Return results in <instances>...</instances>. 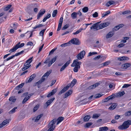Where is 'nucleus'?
Listing matches in <instances>:
<instances>
[{
  "mask_svg": "<svg viewBox=\"0 0 131 131\" xmlns=\"http://www.w3.org/2000/svg\"><path fill=\"white\" fill-rule=\"evenodd\" d=\"M131 66L130 63H125L123 64L121 67V68L123 69H125Z\"/></svg>",
  "mask_w": 131,
  "mask_h": 131,
  "instance_id": "nucleus-12",
  "label": "nucleus"
},
{
  "mask_svg": "<svg viewBox=\"0 0 131 131\" xmlns=\"http://www.w3.org/2000/svg\"><path fill=\"white\" fill-rule=\"evenodd\" d=\"M38 6L36 4H32L30 5V7L33 8H35V7H37Z\"/></svg>",
  "mask_w": 131,
  "mask_h": 131,
  "instance_id": "nucleus-56",
  "label": "nucleus"
},
{
  "mask_svg": "<svg viewBox=\"0 0 131 131\" xmlns=\"http://www.w3.org/2000/svg\"><path fill=\"white\" fill-rule=\"evenodd\" d=\"M33 57L30 58L26 61V62L24 64V66H27L28 65H29L32 61V59Z\"/></svg>",
  "mask_w": 131,
  "mask_h": 131,
  "instance_id": "nucleus-16",
  "label": "nucleus"
},
{
  "mask_svg": "<svg viewBox=\"0 0 131 131\" xmlns=\"http://www.w3.org/2000/svg\"><path fill=\"white\" fill-rule=\"evenodd\" d=\"M83 12L84 13L86 12L88 10V8L87 7H85L82 9Z\"/></svg>",
  "mask_w": 131,
  "mask_h": 131,
  "instance_id": "nucleus-50",
  "label": "nucleus"
},
{
  "mask_svg": "<svg viewBox=\"0 0 131 131\" xmlns=\"http://www.w3.org/2000/svg\"><path fill=\"white\" fill-rule=\"evenodd\" d=\"M57 49V48H55L54 49H52L49 52V55H50V54H52Z\"/></svg>",
  "mask_w": 131,
  "mask_h": 131,
  "instance_id": "nucleus-53",
  "label": "nucleus"
},
{
  "mask_svg": "<svg viewBox=\"0 0 131 131\" xmlns=\"http://www.w3.org/2000/svg\"><path fill=\"white\" fill-rule=\"evenodd\" d=\"M125 94L124 91L119 92L117 93L115 95V97H119L123 96Z\"/></svg>",
  "mask_w": 131,
  "mask_h": 131,
  "instance_id": "nucleus-18",
  "label": "nucleus"
},
{
  "mask_svg": "<svg viewBox=\"0 0 131 131\" xmlns=\"http://www.w3.org/2000/svg\"><path fill=\"white\" fill-rule=\"evenodd\" d=\"M45 80V79H43L42 78L40 80L38 81L36 83V85H38L39 84H41V83L44 82Z\"/></svg>",
  "mask_w": 131,
  "mask_h": 131,
  "instance_id": "nucleus-31",
  "label": "nucleus"
},
{
  "mask_svg": "<svg viewBox=\"0 0 131 131\" xmlns=\"http://www.w3.org/2000/svg\"><path fill=\"white\" fill-rule=\"evenodd\" d=\"M72 91L71 90H70L66 93L63 96V98H66L72 94Z\"/></svg>",
  "mask_w": 131,
  "mask_h": 131,
  "instance_id": "nucleus-17",
  "label": "nucleus"
},
{
  "mask_svg": "<svg viewBox=\"0 0 131 131\" xmlns=\"http://www.w3.org/2000/svg\"><path fill=\"white\" fill-rule=\"evenodd\" d=\"M100 115V114H94L93 115L92 118H93L97 119Z\"/></svg>",
  "mask_w": 131,
  "mask_h": 131,
  "instance_id": "nucleus-37",
  "label": "nucleus"
},
{
  "mask_svg": "<svg viewBox=\"0 0 131 131\" xmlns=\"http://www.w3.org/2000/svg\"><path fill=\"white\" fill-rule=\"evenodd\" d=\"M24 84L23 83H22L17 86L16 87V89L17 90H19L20 88H22L24 86Z\"/></svg>",
  "mask_w": 131,
  "mask_h": 131,
  "instance_id": "nucleus-40",
  "label": "nucleus"
},
{
  "mask_svg": "<svg viewBox=\"0 0 131 131\" xmlns=\"http://www.w3.org/2000/svg\"><path fill=\"white\" fill-rule=\"evenodd\" d=\"M91 116L90 115H87L85 116L83 118V121L84 122L88 121L91 118Z\"/></svg>",
  "mask_w": 131,
  "mask_h": 131,
  "instance_id": "nucleus-25",
  "label": "nucleus"
},
{
  "mask_svg": "<svg viewBox=\"0 0 131 131\" xmlns=\"http://www.w3.org/2000/svg\"><path fill=\"white\" fill-rule=\"evenodd\" d=\"M17 46V45H16L12 49L9 50V52L10 53H12L18 49Z\"/></svg>",
  "mask_w": 131,
  "mask_h": 131,
  "instance_id": "nucleus-24",
  "label": "nucleus"
},
{
  "mask_svg": "<svg viewBox=\"0 0 131 131\" xmlns=\"http://www.w3.org/2000/svg\"><path fill=\"white\" fill-rule=\"evenodd\" d=\"M17 107L16 106L11 111H9L8 112L9 114H12L15 113L16 112V110L17 109Z\"/></svg>",
  "mask_w": 131,
  "mask_h": 131,
  "instance_id": "nucleus-29",
  "label": "nucleus"
},
{
  "mask_svg": "<svg viewBox=\"0 0 131 131\" xmlns=\"http://www.w3.org/2000/svg\"><path fill=\"white\" fill-rule=\"evenodd\" d=\"M115 2L113 1H110L107 2L106 4V6L107 7H109L110 5L114 4Z\"/></svg>",
  "mask_w": 131,
  "mask_h": 131,
  "instance_id": "nucleus-26",
  "label": "nucleus"
},
{
  "mask_svg": "<svg viewBox=\"0 0 131 131\" xmlns=\"http://www.w3.org/2000/svg\"><path fill=\"white\" fill-rule=\"evenodd\" d=\"M9 119H6L4 121L0 124V128L3 127V126L5 125H6L8 124L9 122Z\"/></svg>",
  "mask_w": 131,
  "mask_h": 131,
  "instance_id": "nucleus-11",
  "label": "nucleus"
},
{
  "mask_svg": "<svg viewBox=\"0 0 131 131\" xmlns=\"http://www.w3.org/2000/svg\"><path fill=\"white\" fill-rule=\"evenodd\" d=\"M43 26V25L42 24H39L38 25H36L35 27H33L34 29H35L37 28H39Z\"/></svg>",
  "mask_w": 131,
  "mask_h": 131,
  "instance_id": "nucleus-46",
  "label": "nucleus"
},
{
  "mask_svg": "<svg viewBox=\"0 0 131 131\" xmlns=\"http://www.w3.org/2000/svg\"><path fill=\"white\" fill-rule=\"evenodd\" d=\"M46 29H43L39 33V35L40 36H42L43 37L44 35V34L45 32V31Z\"/></svg>",
  "mask_w": 131,
  "mask_h": 131,
  "instance_id": "nucleus-42",
  "label": "nucleus"
},
{
  "mask_svg": "<svg viewBox=\"0 0 131 131\" xmlns=\"http://www.w3.org/2000/svg\"><path fill=\"white\" fill-rule=\"evenodd\" d=\"M56 121V119L55 118L52 120L49 123L48 127L49 128L47 131H53L54 130L55 127L54 125Z\"/></svg>",
  "mask_w": 131,
  "mask_h": 131,
  "instance_id": "nucleus-3",
  "label": "nucleus"
},
{
  "mask_svg": "<svg viewBox=\"0 0 131 131\" xmlns=\"http://www.w3.org/2000/svg\"><path fill=\"white\" fill-rule=\"evenodd\" d=\"M111 12L109 10H108L105 12V13H103L102 16V17H104L105 16H107Z\"/></svg>",
  "mask_w": 131,
  "mask_h": 131,
  "instance_id": "nucleus-34",
  "label": "nucleus"
},
{
  "mask_svg": "<svg viewBox=\"0 0 131 131\" xmlns=\"http://www.w3.org/2000/svg\"><path fill=\"white\" fill-rule=\"evenodd\" d=\"M70 41L73 44L76 45H79L80 42L79 40L77 38H74L72 39Z\"/></svg>",
  "mask_w": 131,
  "mask_h": 131,
  "instance_id": "nucleus-6",
  "label": "nucleus"
},
{
  "mask_svg": "<svg viewBox=\"0 0 131 131\" xmlns=\"http://www.w3.org/2000/svg\"><path fill=\"white\" fill-rule=\"evenodd\" d=\"M128 59V58L126 57H122L118 58V59L120 61H123L124 60H126Z\"/></svg>",
  "mask_w": 131,
  "mask_h": 131,
  "instance_id": "nucleus-30",
  "label": "nucleus"
},
{
  "mask_svg": "<svg viewBox=\"0 0 131 131\" xmlns=\"http://www.w3.org/2000/svg\"><path fill=\"white\" fill-rule=\"evenodd\" d=\"M64 118L63 117H59L57 119H56L57 121H58L57 123V125H58L63 120Z\"/></svg>",
  "mask_w": 131,
  "mask_h": 131,
  "instance_id": "nucleus-23",
  "label": "nucleus"
},
{
  "mask_svg": "<svg viewBox=\"0 0 131 131\" xmlns=\"http://www.w3.org/2000/svg\"><path fill=\"white\" fill-rule=\"evenodd\" d=\"M57 88H56L53 89L51 92L53 95L55 93L57 90Z\"/></svg>",
  "mask_w": 131,
  "mask_h": 131,
  "instance_id": "nucleus-60",
  "label": "nucleus"
},
{
  "mask_svg": "<svg viewBox=\"0 0 131 131\" xmlns=\"http://www.w3.org/2000/svg\"><path fill=\"white\" fill-rule=\"evenodd\" d=\"M57 56H55L49 62L48 64V67H50L52 64L55 62L56 60V59L57 58Z\"/></svg>",
  "mask_w": 131,
  "mask_h": 131,
  "instance_id": "nucleus-15",
  "label": "nucleus"
},
{
  "mask_svg": "<svg viewBox=\"0 0 131 131\" xmlns=\"http://www.w3.org/2000/svg\"><path fill=\"white\" fill-rule=\"evenodd\" d=\"M99 23H97L94 24L90 28L91 29H95L96 30H98L99 29Z\"/></svg>",
  "mask_w": 131,
  "mask_h": 131,
  "instance_id": "nucleus-13",
  "label": "nucleus"
},
{
  "mask_svg": "<svg viewBox=\"0 0 131 131\" xmlns=\"http://www.w3.org/2000/svg\"><path fill=\"white\" fill-rule=\"evenodd\" d=\"M14 57V56L13 55L12 56L6 59L5 60H4L5 61H7L9 60L13 59V58Z\"/></svg>",
  "mask_w": 131,
  "mask_h": 131,
  "instance_id": "nucleus-57",
  "label": "nucleus"
},
{
  "mask_svg": "<svg viewBox=\"0 0 131 131\" xmlns=\"http://www.w3.org/2000/svg\"><path fill=\"white\" fill-rule=\"evenodd\" d=\"M36 77V74H34L31 75L28 81V82H30L34 79Z\"/></svg>",
  "mask_w": 131,
  "mask_h": 131,
  "instance_id": "nucleus-22",
  "label": "nucleus"
},
{
  "mask_svg": "<svg viewBox=\"0 0 131 131\" xmlns=\"http://www.w3.org/2000/svg\"><path fill=\"white\" fill-rule=\"evenodd\" d=\"M39 107V105H36L34 108L33 111L34 112L36 111L38 109Z\"/></svg>",
  "mask_w": 131,
  "mask_h": 131,
  "instance_id": "nucleus-61",
  "label": "nucleus"
},
{
  "mask_svg": "<svg viewBox=\"0 0 131 131\" xmlns=\"http://www.w3.org/2000/svg\"><path fill=\"white\" fill-rule=\"evenodd\" d=\"M12 5H9L7 6V7H6L4 9L5 11H7L11 7Z\"/></svg>",
  "mask_w": 131,
  "mask_h": 131,
  "instance_id": "nucleus-51",
  "label": "nucleus"
},
{
  "mask_svg": "<svg viewBox=\"0 0 131 131\" xmlns=\"http://www.w3.org/2000/svg\"><path fill=\"white\" fill-rule=\"evenodd\" d=\"M69 42L66 43H63L60 45V46L61 47H65L68 45L69 44Z\"/></svg>",
  "mask_w": 131,
  "mask_h": 131,
  "instance_id": "nucleus-59",
  "label": "nucleus"
},
{
  "mask_svg": "<svg viewBox=\"0 0 131 131\" xmlns=\"http://www.w3.org/2000/svg\"><path fill=\"white\" fill-rule=\"evenodd\" d=\"M52 72L51 70H50L49 71L47 72L44 74L43 75L42 77V78L43 79H45V78H47L48 77L49 75Z\"/></svg>",
  "mask_w": 131,
  "mask_h": 131,
  "instance_id": "nucleus-14",
  "label": "nucleus"
},
{
  "mask_svg": "<svg viewBox=\"0 0 131 131\" xmlns=\"http://www.w3.org/2000/svg\"><path fill=\"white\" fill-rule=\"evenodd\" d=\"M83 29L82 28H80L79 30H77L75 32H73V34L74 35L78 34L81 32Z\"/></svg>",
  "mask_w": 131,
  "mask_h": 131,
  "instance_id": "nucleus-45",
  "label": "nucleus"
},
{
  "mask_svg": "<svg viewBox=\"0 0 131 131\" xmlns=\"http://www.w3.org/2000/svg\"><path fill=\"white\" fill-rule=\"evenodd\" d=\"M24 52V50H22V51L18 53H17L15 54V55H13V56H14V57L15 56H17L19 55H20L21 54L23 53Z\"/></svg>",
  "mask_w": 131,
  "mask_h": 131,
  "instance_id": "nucleus-39",
  "label": "nucleus"
},
{
  "mask_svg": "<svg viewBox=\"0 0 131 131\" xmlns=\"http://www.w3.org/2000/svg\"><path fill=\"white\" fill-rule=\"evenodd\" d=\"M43 115L42 114H41L38 115L37 117H35L32 118V120L34 121V122H37L39 120L42 116Z\"/></svg>",
  "mask_w": 131,
  "mask_h": 131,
  "instance_id": "nucleus-10",
  "label": "nucleus"
},
{
  "mask_svg": "<svg viewBox=\"0 0 131 131\" xmlns=\"http://www.w3.org/2000/svg\"><path fill=\"white\" fill-rule=\"evenodd\" d=\"M119 29L118 25L115 27L113 29V30L117 31Z\"/></svg>",
  "mask_w": 131,
  "mask_h": 131,
  "instance_id": "nucleus-62",
  "label": "nucleus"
},
{
  "mask_svg": "<svg viewBox=\"0 0 131 131\" xmlns=\"http://www.w3.org/2000/svg\"><path fill=\"white\" fill-rule=\"evenodd\" d=\"M85 54V51L83 50L77 56V57L79 60H81L83 58Z\"/></svg>",
  "mask_w": 131,
  "mask_h": 131,
  "instance_id": "nucleus-4",
  "label": "nucleus"
},
{
  "mask_svg": "<svg viewBox=\"0 0 131 131\" xmlns=\"http://www.w3.org/2000/svg\"><path fill=\"white\" fill-rule=\"evenodd\" d=\"M81 64V62H78L77 60H74L73 63L71 65L72 67H75L73 69V71L74 72H78L79 69L80 68V65Z\"/></svg>",
  "mask_w": 131,
  "mask_h": 131,
  "instance_id": "nucleus-2",
  "label": "nucleus"
},
{
  "mask_svg": "<svg viewBox=\"0 0 131 131\" xmlns=\"http://www.w3.org/2000/svg\"><path fill=\"white\" fill-rule=\"evenodd\" d=\"M115 94H113L110 96H108V100H111L113 99L115 97Z\"/></svg>",
  "mask_w": 131,
  "mask_h": 131,
  "instance_id": "nucleus-41",
  "label": "nucleus"
},
{
  "mask_svg": "<svg viewBox=\"0 0 131 131\" xmlns=\"http://www.w3.org/2000/svg\"><path fill=\"white\" fill-rule=\"evenodd\" d=\"M117 105V103H113L109 108V109L112 110L115 109Z\"/></svg>",
  "mask_w": 131,
  "mask_h": 131,
  "instance_id": "nucleus-27",
  "label": "nucleus"
},
{
  "mask_svg": "<svg viewBox=\"0 0 131 131\" xmlns=\"http://www.w3.org/2000/svg\"><path fill=\"white\" fill-rule=\"evenodd\" d=\"M67 89H66V88L64 87L62 90H61L58 93V95H60L61 94H62L64 93L67 90Z\"/></svg>",
  "mask_w": 131,
  "mask_h": 131,
  "instance_id": "nucleus-36",
  "label": "nucleus"
},
{
  "mask_svg": "<svg viewBox=\"0 0 131 131\" xmlns=\"http://www.w3.org/2000/svg\"><path fill=\"white\" fill-rule=\"evenodd\" d=\"M102 95V94H97L96 95H95L94 96V98H98L101 97Z\"/></svg>",
  "mask_w": 131,
  "mask_h": 131,
  "instance_id": "nucleus-55",
  "label": "nucleus"
},
{
  "mask_svg": "<svg viewBox=\"0 0 131 131\" xmlns=\"http://www.w3.org/2000/svg\"><path fill=\"white\" fill-rule=\"evenodd\" d=\"M108 128L106 126L100 127L99 131H106L108 130Z\"/></svg>",
  "mask_w": 131,
  "mask_h": 131,
  "instance_id": "nucleus-28",
  "label": "nucleus"
},
{
  "mask_svg": "<svg viewBox=\"0 0 131 131\" xmlns=\"http://www.w3.org/2000/svg\"><path fill=\"white\" fill-rule=\"evenodd\" d=\"M45 10L44 9H43V10L41 9L40 10L37 15V19H39L40 17L42 16L45 13Z\"/></svg>",
  "mask_w": 131,
  "mask_h": 131,
  "instance_id": "nucleus-9",
  "label": "nucleus"
},
{
  "mask_svg": "<svg viewBox=\"0 0 131 131\" xmlns=\"http://www.w3.org/2000/svg\"><path fill=\"white\" fill-rule=\"evenodd\" d=\"M77 13L74 12L71 15V16L73 19H75L77 17Z\"/></svg>",
  "mask_w": 131,
  "mask_h": 131,
  "instance_id": "nucleus-32",
  "label": "nucleus"
},
{
  "mask_svg": "<svg viewBox=\"0 0 131 131\" xmlns=\"http://www.w3.org/2000/svg\"><path fill=\"white\" fill-rule=\"evenodd\" d=\"M110 24V23L108 22H107L99 24V29H102L104 27H107Z\"/></svg>",
  "mask_w": 131,
  "mask_h": 131,
  "instance_id": "nucleus-8",
  "label": "nucleus"
},
{
  "mask_svg": "<svg viewBox=\"0 0 131 131\" xmlns=\"http://www.w3.org/2000/svg\"><path fill=\"white\" fill-rule=\"evenodd\" d=\"M131 12L129 10H126L123 12H122L120 14V15L123 14L125 15Z\"/></svg>",
  "mask_w": 131,
  "mask_h": 131,
  "instance_id": "nucleus-49",
  "label": "nucleus"
},
{
  "mask_svg": "<svg viewBox=\"0 0 131 131\" xmlns=\"http://www.w3.org/2000/svg\"><path fill=\"white\" fill-rule=\"evenodd\" d=\"M62 24L59 23L58 28L57 29V31H59L61 29Z\"/></svg>",
  "mask_w": 131,
  "mask_h": 131,
  "instance_id": "nucleus-58",
  "label": "nucleus"
},
{
  "mask_svg": "<svg viewBox=\"0 0 131 131\" xmlns=\"http://www.w3.org/2000/svg\"><path fill=\"white\" fill-rule=\"evenodd\" d=\"M20 42H19L16 45H17V47L18 48V49L19 48L22 47L24 45V43H22L20 44Z\"/></svg>",
  "mask_w": 131,
  "mask_h": 131,
  "instance_id": "nucleus-35",
  "label": "nucleus"
},
{
  "mask_svg": "<svg viewBox=\"0 0 131 131\" xmlns=\"http://www.w3.org/2000/svg\"><path fill=\"white\" fill-rule=\"evenodd\" d=\"M77 81L76 79H74L71 82V84H72V86L73 87L76 84Z\"/></svg>",
  "mask_w": 131,
  "mask_h": 131,
  "instance_id": "nucleus-38",
  "label": "nucleus"
},
{
  "mask_svg": "<svg viewBox=\"0 0 131 131\" xmlns=\"http://www.w3.org/2000/svg\"><path fill=\"white\" fill-rule=\"evenodd\" d=\"M57 10H54L52 14V16L53 17H54L56 15L57 13Z\"/></svg>",
  "mask_w": 131,
  "mask_h": 131,
  "instance_id": "nucleus-44",
  "label": "nucleus"
},
{
  "mask_svg": "<svg viewBox=\"0 0 131 131\" xmlns=\"http://www.w3.org/2000/svg\"><path fill=\"white\" fill-rule=\"evenodd\" d=\"M69 27V25L68 24H67L66 25L62 27V30H64L67 28H68Z\"/></svg>",
  "mask_w": 131,
  "mask_h": 131,
  "instance_id": "nucleus-54",
  "label": "nucleus"
},
{
  "mask_svg": "<svg viewBox=\"0 0 131 131\" xmlns=\"http://www.w3.org/2000/svg\"><path fill=\"white\" fill-rule=\"evenodd\" d=\"M97 54V52H90L89 53L88 56H92L93 55Z\"/></svg>",
  "mask_w": 131,
  "mask_h": 131,
  "instance_id": "nucleus-48",
  "label": "nucleus"
},
{
  "mask_svg": "<svg viewBox=\"0 0 131 131\" xmlns=\"http://www.w3.org/2000/svg\"><path fill=\"white\" fill-rule=\"evenodd\" d=\"M93 123L91 122H88L86 123L85 126V127H89Z\"/></svg>",
  "mask_w": 131,
  "mask_h": 131,
  "instance_id": "nucleus-52",
  "label": "nucleus"
},
{
  "mask_svg": "<svg viewBox=\"0 0 131 131\" xmlns=\"http://www.w3.org/2000/svg\"><path fill=\"white\" fill-rule=\"evenodd\" d=\"M55 99L53 97L48 100L47 101L46 103L44 105V108H47V107H48L51 104V103L53 102Z\"/></svg>",
  "mask_w": 131,
  "mask_h": 131,
  "instance_id": "nucleus-5",
  "label": "nucleus"
},
{
  "mask_svg": "<svg viewBox=\"0 0 131 131\" xmlns=\"http://www.w3.org/2000/svg\"><path fill=\"white\" fill-rule=\"evenodd\" d=\"M70 62V60H69V61H67L65 64L63 65L60 69V71L61 72L63 71L66 68L68 67L69 65V64Z\"/></svg>",
  "mask_w": 131,
  "mask_h": 131,
  "instance_id": "nucleus-7",
  "label": "nucleus"
},
{
  "mask_svg": "<svg viewBox=\"0 0 131 131\" xmlns=\"http://www.w3.org/2000/svg\"><path fill=\"white\" fill-rule=\"evenodd\" d=\"M31 64L28 65V66H25L22 69V70L23 71H24L25 70H27L31 66Z\"/></svg>",
  "mask_w": 131,
  "mask_h": 131,
  "instance_id": "nucleus-43",
  "label": "nucleus"
},
{
  "mask_svg": "<svg viewBox=\"0 0 131 131\" xmlns=\"http://www.w3.org/2000/svg\"><path fill=\"white\" fill-rule=\"evenodd\" d=\"M16 100V99L15 98V97L13 96L10 97L9 99V100L11 102V103H14Z\"/></svg>",
  "mask_w": 131,
  "mask_h": 131,
  "instance_id": "nucleus-21",
  "label": "nucleus"
},
{
  "mask_svg": "<svg viewBox=\"0 0 131 131\" xmlns=\"http://www.w3.org/2000/svg\"><path fill=\"white\" fill-rule=\"evenodd\" d=\"M50 17L51 15L50 14H48L42 20L43 22H45L47 19L50 18Z\"/></svg>",
  "mask_w": 131,
  "mask_h": 131,
  "instance_id": "nucleus-33",
  "label": "nucleus"
},
{
  "mask_svg": "<svg viewBox=\"0 0 131 131\" xmlns=\"http://www.w3.org/2000/svg\"><path fill=\"white\" fill-rule=\"evenodd\" d=\"M114 33L113 32H110L106 36V38L108 39L111 37L114 34Z\"/></svg>",
  "mask_w": 131,
  "mask_h": 131,
  "instance_id": "nucleus-19",
  "label": "nucleus"
},
{
  "mask_svg": "<svg viewBox=\"0 0 131 131\" xmlns=\"http://www.w3.org/2000/svg\"><path fill=\"white\" fill-rule=\"evenodd\" d=\"M98 13L97 12H95L94 14H93V16L94 17H96L98 16Z\"/></svg>",
  "mask_w": 131,
  "mask_h": 131,
  "instance_id": "nucleus-63",
  "label": "nucleus"
},
{
  "mask_svg": "<svg viewBox=\"0 0 131 131\" xmlns=\"http://www.w3.org/2000/svg\"><path fill=\"white\" fill-rule=\"evenodd\" d=\"M99 84V83H97L95 84H94L91 85L89 86L88 89H91L95 88Z\"/></svg>",
  "mask_w": 131,
  "mask_h": 131,
  "instance_id": "nucleus-20",
  "label": "nucleus"
},
{
  "mask_svg": "<svg viewBox=\"0 0 131 131\" xmlns=\"http://www.w3.org/2000/svg\"><path fill=\"white\" fill-rule=\"evenodd\" d=\"M130 125H131V120H128L125 121L122 125L118 127V128L120 130L125 129L128 128Z\"/></svg>",
  "mask_w": 131,
  "mask_h": 131,
  "instance_id": "nucleus-1",
  "label": "nucleus"
},
{
  "mask_svg": "<svg viewBox=\"0 0 131 131\" xmlns=\"http://www.w3.org/2000/svg\"><path fill=\"white\" fill-rule=\"evenodd\" d=\"M131 114V111H129L125 113V115L126 116H130Z\"/></svg>",
  "mask_w": 131,
  "mask_h": 131,
  "instance_id": "nucleus-64",
  "label": "nucleus"
},
{
  "mask_svg": "<svg viewBox=\"0 0 131 131\" xmlns=\"http://www.w3.org/2000/svg\"><path fill=\"white\" fill-rule=\"evenodd\" d=\"M129 37H124V40H122L121 41V43H125L126 42V40H127L128 39H129Z\"/></svg>",
  "mask_w": 131,
  "mask_h": 131,
  "instance_id": "nucleus-47",
  "label": "nucleus"
}]
</instances>
